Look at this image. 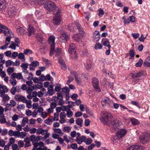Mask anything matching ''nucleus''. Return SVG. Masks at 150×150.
Masks as SVG:
<instances>
[{"label":"nucleus","instance_id":"obj_13","mask_svg":"<svg viewBox=\"0 0 150 150\" xmlns=\"http://www.w3.org/2000/svg\"><path fill=\"white\" fill-rule=\"evenodd\" d=\"M127 131L125 129L119 130L116 133V135L118 138H121L123 137L126 134Z\"/></svg>","mask_w":150,"mask_h":150},{"label":"nucleus","instance_id":"obj_61","mask_svg":"<svg viewBox=\"0 0 150 150\" xmlns=\"http://www.w3.org/2000/svg\"><path fill=\"white\" fill-rule=\"evenodd\" d=\"M61 85L59 84H57L56 86L54 89L56 91H59L61 89Z\"/></svg>","mask_w":150,"mask_h":150},{"label":"nucleus","instance_id":"obj_6","mask_svg":"<svg viewBox=\"0 0 150 150\" xmlns=\"http://www.w3.org/2000/svg\"><path fill=\"white\" fill-rule=\"evenodd\" d=\"M76 47L75 44L73 43L70 44L69 46L68 51L69 53L72 55H74L75 56H76Z\"/></svg>","mask_w":150,"mask_h":150},{"label":"nucleus","instance_id":"obj_14","mask_svg":"<svg viewBox=\"0 0 150 150\" xmlns=\"http://www.w3.org/2000/svg\"><path fill=\"white\" fill-rule=\"evenodd\" d=\"M16 105V103L14 100H11L10 103H7L6 104L7 110H10L12 107H14Z\"/></svg>","mask_w":150,"mask_h":150},{"label":"nucleus","instance_id":"obj_48","mask_svg":"<svg viewBox=\"0 0 150 150\" xmlns=\"http://www.w3.org/2000/svg\"><path fill=\"white\" fill-rule=\"evenodd\" d=\"M102 47V45L100 43H98L95 45L94 48L96 49H100Z\"/></svg>","mask_w":150,"mask_h":150},{"label":"nucleus","instance_id":"obj_47","mask_svg":"<svg viewBox=\"0 0 150 150\" xmlns=\"http://www.w3.org/2000/svg\"><path fill=\"white\" fill-rule=\"evenodd\" d=\"M29 139L28 138L25 139L24 141L26 143L25 145V147H27L31 146V144L29 141Z\"/></svg>","mask_w":150,"mask_h":150},{"label":"nucleus","instance_id":"obj_52","mask_svg":"<svg viewBox=\"0 0 150 150\" xmlns=\"http://www.w3.org/2000/svg\"><path fill=\"white\" fill-rule=\"evenodd\" d=\"M40 137H36L34 135H32L30 137V141L32 142L36 140V139H38V140H39L40 139Z\"/></svg>","mask_w":150,"mask_h":150},{"label":"nucleus","instance_id":"obj_4","mask_svg":"<svg viewBox=\"0 0 150 150\" xmlns=\"http://www.w3.org/2000/svg\"><path fill=\"white\" fill-rule=\"evenodd\" d=\"M55 37L53 35H51L49 37L48 39V42L50 44L51 47L50 51V54L52 55L54 52L55 48Z\"/></svg>","mask_w":150,"mask_h":150},{"label":"nucleus","instance_id":"obj_10","mask_svg":"<svg viewBox=\"0 0 150 150\" xmlns=\"http://www.w3.org/2000/svg\"><path fill=\"white\" fill-rule=\"evenodd\" d=\"M0 27L1 28L4 29V33L7 36L10 35L11 33H12L11 31L7 26L0 24Z\"/></svg>","mask_w":150,"mask_h":150},{"label":"nucleus","instance_id":"obj_41","mask_svg":"<svg viewBox=\"0 0 150 150\" xmlns=\"http://www.w3.org/2000/svg\"><path fill=\"white\" fill-rule=\"evenodd\" d=\"M14 62L13 61L9 60L6 61V66L7 67H9L13 65V64Z\"/></svg>","mask_w":150,"mask_h":150},{"label":"nucleus","instance_id":"obj_12","mask_svg":"<svg viewBox=\"0 0 150 150\" xmlns=\"http://www.w3.org/2000/svg\"><path fill=\"white\" fill-rule=\"evenodd\" d=\"M14 98L16 101L22 102L23 103L26 102L27 101V99L25 97L19 95H16Z\"/></svg>","mask_w":150,"mask_h":150},{"label":"nucleus","instance_id":"obj_17","mask_svg":"<svg viewBox=\"0 0 150 150\" xmlns=\"http://www.w3.org/2000/svg\"><path fill=\"white\" fill-rule=\"evenodd\" d=\"M66 114L64 112H62L60 115V120L59 122L61 124H63L66 122V120L65 119V117H66Z\"/></svg>","mask_w":150,"mask_h":150},{"label":"nucleus","instance_id":"obj_42","mask_svg":"<svg viewBox=\"0 0 150 150\" xmlns=\"http://www.w3.org/2000/svg\"><path fill=\"white\" fill-rule=\"evenodd\" d=\"M131 120L132 124L134 125H136L139 124V121L135 118H132L131 119Z\"/></svg>","mask_w":150,"mask_h":150},{"label":"nucleus","instance_id":"obj_19","mask_svg":"<svg viewBox=\"0 0 150 150\" xmlns=\"http://www.w3.org/2000/svg\"><path fill=\"white\" fill-rule=\"evenodd\" d=\"M86 141V137H85L82 136L81 137H76V141L78 144H81L83 142Z\"/></svg>","mask_w":150,"mask_h":150},{"label":"nucleus","instance_id":"obj_57","mask_svg":"<svg viewBox=\"0 0 150 150\" xmlns=\"http://www.w3.org/2000/svg\"><path fill=\"white\" fill-rule=\"evenodd\" d=\"M82 54L84 57H86L88 55V53L86 50L84 49L82 51Z\"/></svg>","mask_w":150,"mask_h":150},{"label":"nucleus","instance_id":"obj_9","mask_svg":"<svg viewBox=\"0 0 150 150\" xmlns=\"http://www.w3.org/2000/svg\"><path fill=\"white\" fill-rule=\"evenodd\" d=\"M92 83L94 89L97 92L100 91V89L98 86V82L97 79L93 78L92 79Z\"/></svg>","mask_w":150,"mask_h":150},{"label":"nucleus","instance_id":"obj_63","mask_svg":"<svg viewBox=\"0 0 150 150\" xmlns=\"http://www.w3.org/2000/svg\"><path fill=\"white\" fill-rule=\"evenodd\" d=\"M18 146L19 148L23 147L24 145L23 142L22 140H20L18 142Z\"/></svg>","mask_w":150,"mask_h":150},{"label":"nucleus","instance_id":"obj_28","mask_svg":"<svg viewBox=\"0 0 150 150\" xmlns=\"http://www.w3.org/2000/svg\"><path fill=\"white\" fill-rule=\"evenodd\" d=\"M20 89V87L17 86L16 87H13L11 89L10 92L13 95H14L16 92L18 90Z\"/></svg>","mask_w":150,"mask_h":150},{"label":"nucleus","instance_id":"obj_58","mask_svg":"<svg viewBox=\"0 0 150 150\" xmlns=\"http://www.w3.org/2000/svg\"><path fill=\"white\" fill-rule=\"evenodd\" d=\"M12 149L13 150H19V148L17 144H13L12 145Z\"/></svg>","mask_w":150,"mask_h":150},{"label":"nucleus","instance_id":"obj_16","mask_svg":"<svg viewBox=\"0 0 150 150\" xmlns=\"http://www.w3.org/2000/svg\"><path fill=\"white\" fill-rule=\"evenodd\" d=\"M61 17L55 16L53 19V23L54 25H59L60 24L61 21Z\"/></svg>","mask_w":150,"mask_h":150},{"label":"nucleus","instance_id":"obj_11","mask_svg":"<svg viewBox=\"0 0 150 150\" xmlns=\"http://www.w3.org/2000/svg\"><path fill=\"white\" fill-rule=\"evenodd\" d=\"M69 36L67 34L64 33L60 35L59 39L60 41L62 42H66L69 39Z\"/></svg>","mask_w":150,"mask_h":150},{"label":"nucleus","instance_id":"obj_24","mask_svg":"<svg viewBox=\"0 0 150 150\" xmlns=\"http://www.w3.org/2000/svg\"><path fill=\"white\" fill-rule=\"evenodd\" d=\"M6 6L5 0H0V11L5 8Z\"/></svg>","mask_w":150,"mask_h":150},{"label":"nucleus","instance_id":"obj_49","mask_svg":"<svg viewBox=\"0 0 150 150\" xmlns=\"http://www.w3.org/2000/svg\"><path fill=\"white\" fill-rule=\"evenodd\" d=\"M122 19L123 20V22L125 25H126L127 24H129L130 23V21L129 18L127 19H126L125 17H123L122 18Z\"/></svg>","mask_w":150,"mask_h":150},{"label":"nucleus","instance_id":"obj_51","mask_svg":"<svg viewBox=\"0 0 150 150\" xmlns=\"http://www.w3.org/2000/svg\"><path fill=\"white\" fill-rule=\"evenodd\" d=\"M23 53L25 55L28 54V53L32 54L33 53L32 51L29 49H26L24 50Z\"/></svg>","mask_w":150,"mask_h":150},{"label":"nucleus","instance_id":"obj_43","mask_svg":"<svg viewBox=\"0 0 150 150\" xmlns=\"http://www.w3.org/2000/svg\"><path fill=\"white\" fill-rule=\"evenodd\" d=\"M17 133V131L14 132L12 130H11L9 131L8 134L11 136H14L16 137Z\"/></svg>","mask_w":150,"mask_h":150},{"label":"nucleus","instance_id":"obj_8","mask_svg":"<svg viewBox=\"0 0 150 150\" xmlns=\"http://www.w3.org/2000/svg\"><path fill=\"white\" fill-rule=\"evenodd\" d=\"M16 9L14 6H11L8 8V14L10 17H13L16 15Z\"/></svg>","mask_w":150,"mask_h":150},{"label":"nucleus","instance_id":"obj_26","mask_svg":"<svg viewBox=\"0 0 150 150\" xmlns=\"http://www.w3.org/2000/svg\"><path fill=\"white\" fill-rule=\"evenodd\" d=\"M75 122L76 124L79 126V127H82L83 126V121L82 119L77 118Z\"/></svg>","mask_w":150,"mask_h":150},{"label":"nucleus","instance_id":"obj_36","mask_svg":"<svg viewBox=\"0 0 150 150\" xmlns=\"http://www.w3.org/2000/svg\"><path fill=\"white\" fill-rule=\"evenodd\" d=\"M35 89V87L34 86L32 85L29 86L27 87V89L26 90L27 93H30Z\"/></svg>","mask_w":150,"mask_h":150},{"label":"nucleus","instance_id":"obj_20","mask_svg":"<svg viewBox=\"0 0 150 150\" xmlns=\"http://www.w3.org/2000/svg\"><path fill=\"white\" fill-rule=\"evenodd\" d=\"M39 65V63L37 61L32 62L29 65L30 69L31 71L33 70H34V68L38 66Z\"/></svg>","mask_w":150,"mask_h":150},{"label":"nucleus","instance_id":"obj_54","mask_svg":"<svg viewBox=\"0 0 150 150\" xmlns=\"http://www.w3.org/2000/svg\"><path fill=\"white\" fill-rule=\"evenodd\" d=\"M53 121H54V120H53V119L48 118L45 120V123L48 125H50V124Z\"/></svg>","mask_w":150,"mask_h":150},{"label":"nucleus","instance_id":"obj_46","mask_svg":"<svg viewBox=\"0 0 150 150\" xmlns=\"http://www.w3.org/2000/svg\"><path fill=\"white\" fill-rule=\"evenodd\" d=\"M10 82L13 86H15L16 84L17 81L14 79L11 78L9 80Z\"/></svg>","mask_w":150,"mask_h":150},{"label":"nucleus","instance_id":"obj_25","mask_svg":"<svg viewBox=\"0 0 150 150\" xmlns=\"http://www.w3.org/2000/svg\"><path fill=\"white\" fill-rule=\"evenodd\" d=\"M17 135L16 137H17L23 138L26 136V134L25 132H20L19 131H17Z\"/></svg>","mask_w":150,"mask_h":150},{"label":"nucleus","instance_id":"obj_35","mask_svg":"<svg viewBox=\"0 0 150 150\" xmlns=\"http://www.w3.org/2000/svg\"><path fill=\"white\" fill-rule=\"evenodd\" d=\"M109 101V98H103L101 101V104L103 106H105Z\"/></svg>","mask_w":150,"mask_h":150},{"label":"nucleus","instance_id":"obj_34","mask_svg":"<svg viewBox=\"0 0 150 150\" xmlns=\"http://www.w3.org/2000/svg\"><path fill=\"white\" fill-rule=\"evenodd\" d=\"M144 64L145 66L150 67V56L146 59L144 62Z\"/></svg>","mask_w":150,"mask_h":150},{"label":"nucleus","instance_id":"obj_45","mask_svg":"<svg viewBox=\"0 0 150 150\" xmlns=\"http://www.w3.org/2000/svg\"><path fill=\"white\" fill-rule=\"evenodd\" d=\"M67 114L68 117H70L73 115V113L70 109H68L67 110Z\"/></svg>","mask_w":150,"mask_h":150},{"label":"nucleus","instance_id":"obj_1","mask_svg":"<svg viewBox=\"0 0 150 150\" xmlns=\"http://www.w3.org/2000/svg\"><path fill=\"white\" fill-rule=\"evenodd\" d=\"M102 113L103 117L100 118V120L105 125L111 127V130H115L119 125V122L116 119H113V116L111 113L106 111H103Z\"/></svg>","mask_w":150,"mask_h":150},{"label":"nucleus","instance_id":"obj_29","mask_svg":"<svg viewBox=\"0 0 150 150\" xmlns=\"http://www.w3.org/2000/svg\"><path fill=\"white\" fill-rule=\"evenodd\" d=\"M71 75H73L74 76L75 80L78 83H80V79L78 77V75L76 72H71Z\"/></svg>","mask_w":150,"mask_h":150},{"label":"nucleus","instance_id":"obj_64","mask_svg":"<svg viewBox=\"0 0 150 150\" xmlns=\"http://www.w3.org/2000/svg\"><path fill=\"white\" fill-rule=\"evenodd\" d=\"M47 114L48 113L46 112H43L41 114V117H42V118L45 119L47 117Z\"/></svg>","mask_w":150,"mask_h":150},{"label":"nucleus","instance_id":"obj_18","mask_svg":"<svg viewBox=\"0 0 150 150\" xmlns=\"http://www.w3.org/2000/svg\"><path fill=\"white\" fill-rule=\"evenodd\" d=\"M11 78L13 79L16 78L18 79H20L22 78L23 76L21 73H13L12 74Z\"/></svg>","mask_w":150,"mask_h":150},{"label":"nucleus","instance_id":"obj_50","mask_svg":"<svg viewBox=\"0 0 150 150\" xmlns=\"http://www.w3.org/2000/svg\"><path fill=\"white\" fill-rule=\"evenodd\" d=\"M92 65L90 62H88L85 65V67L86 69L89 70L91 69Z\"/></svg>","mask_w":150,"mask_h":150},{"label":"nucleus","instance_id":"obj_40","mask_svg":"<svg viewBox=\"0 0 150 150\" xmlns=\"http://www.w3.org/2000/svg\"><path fill=\"white\" fill-rule=\"evenodd\" d=\"M28 122V119L27 117L23 118L22 120V122L21 125L22 126H24L25 125V123H27Z\"/></svg>","mask_w":150,"mask_h":150},{"label":"nucleus","instance_id":"obj_53","mask_svg":"<svg viewBox=\"0 0 150 150\" xmlns=\"http://www.w3.org/2000/svg\"><path fill=\"white\" fill-rule=\"evenodd\" d=\"M20 117L17 115L15 114L12 117V120L14 121H16L17 120L20 118Z\"/></svg>","mask_w":150,"mask_h":150},{"label":"nucleus","instance_id":"obj_30","mask_svg":"<svg viewBox=\"0 0 150 150\" xmlns=\"http://www.w3.org/2000/svg\"><path fill=\"white\" fill-rule=\"evenodd\" d=\"M18 58L22 60V62H25V56L24 54L23 53H20L18 54Z\"/></svg>","mask_w":150,"mask_h":150},{"label":"nucleus","instance_id":"obj_56","mask_svg":"<svg viewBox=\"0 0 150 150\" xmlns=\"http://www.w3.org/2000/svg\"><path fill=\"white\" fill-rule=\"evenodd\" d=\"M143 62V60L141 58H140L139 61L136 63L135 66L136 67H141L142 65V63Z\"/></svg>","mask_w":150,"mask_h":150},{"label":"nucleus","instance_id":"obj_31","mask_svg":"<svg viewBox=\"0 0 150 150\" xmlns=\"http://www.w3.org/2000/svg\"><path fill=\"white\" fill-rule=\"evenodd\" d=\"M48 93L49 96H52L54 93V91L53 90V87L52 86L50 85L49 86L48 88Z\"/></svg>","mask_w":150,"mask_h":150},{"label":"nucleus","instance_id":"obj_7","mask_svg":"<svg viewBox=\"0 0 150 150\" xmlns=\"http://www.w3.org/2000/svg\"><path fill=\"white\" fill-rule=\"evenodd\" d=\"M149 135L146 133L141 135L139 137L140 142L143 144H145L149 140Z\"/></svg>","mask_w":150,"mask_h":150},{"label":"nucleus","instance_id":"obj_3","mask_svg":"<svg viewBox=\"0 0 150 150\" xmlns=\"http://www.w3.org/2000/svg\"><path fill=\"white\" fill-rule=\"evenodd\" d=\"M57 96H53L52 100L54 102L58 103V105H62L64 103V102L63 100V97L62 94L60 93H57Z\"/></svg>","mask_w":150,"mask_h":150},{"label":"nucleus","instance_id":"obj_55","mask_svg":"<svg viewBox=\"0 0 150 150\" xmlns=\"http://www.w3.org/2000/svg\"><path fill=\"white\" fill-rule=\"evenodd\" d=\"M53 119L54 121H58L59 119V113L56 112L54 115V118Z\"/></svg>","mask_w":150,"mask_h":150},{"label":"nucleus","instance_id":"obj_15","mask_svg":"<svg viewBox=\"0 0 150 150\" xmlns=\"http://www.w3.org/2000/svg\"><path fill=\"white\" fill-rule=\"evenodd\" d=\"M131 76L134 79L138 78L144 76V74L141 72L132 73L130 74Z\"/></svg>","mask_w":150,"mask_h":150},{"label":"nucleus","instance_id":"obj_62","mask_svg":"<svg viewBox=\"0 0 150 150\" xmlns=\"http://www.w3.org/2000/svg\"><path fill=\"white\" fill-rule=\"evenodd\" d=\"M62 91L66 94L69 93V90L67 87H65L62 88Z\"/></svg>","mask_w":150,"mask_h":150},{"label":"nucleus","instance_id":"obj_60","mask_svg":"<svg viewBox=\"0 0 150 150\" xmlns=\"http://www.w3.org/2000/svg\"><path fill=\"white\" fill-rule=\"evenodd\" d=\"M38 141H39L38 139H36L32 142L33 144L35 147H38Z\"/></svg>","mask_w":150,"mask_h":150},{"label":"nucleus","instance_id":"obj_27","mask_svg":"<svg viewBox=\"0 0 150 150\" xmlns=\"http://www.w3.org/2000/svg\"><path fill=\"white\" fill-rule=\"evenodd\" d=\"M82 35L81 34V35L79 34H74L72 36V38L75 41L77 42H79L81 40V35L82 36ZM82 38V36H81Z\"/></svg>","mask_w":150,"mask_h":150},{"label":"nucleus","instance_id":"obj_33","mask_svg":"<svg viewBox=\"0 0 150 150\" xmlns=\"http://www.w3.org/2000/svg\"><path fill=\"white\" fill-rule=\"evenodd\" d=\"M139 147L140 146L132 145L128 147L127 150H138Z\"/></svg>","mask_w":150,"mask_h":150},{"label":"nucleus","instance_id":"obj_37","mask_svg":"<svg viewBox=\"0 0 150 150\" xmlns=\"http://www.w3.org/2000/svg\"><path fill=\"white\" fill-rule=\"evenodd\" d=\"M18 47V45L13 42L9 47V48H11L12 50H15L16 49V47Z\"/></svg>","mask_w":150,"mask_h":150},{"label":"nucleus","instance_id":"obj_59","mask_svg":"<svg viewBox=\"0 0 150 150\" xmlns=\"http://www.w3.org/2000/svg\"><path fill=\"white\" fill-rule=\"evenodd\" d=\"M29 66V64L28 63H22L21 65V67L22 69H27Z\"/></svg>","mask_w":150,"mask_h":150},{"label":"nucleus","instance_id":"obj_21","mask_svg":"<svg viewBox=\"0 0 150 150\" xmlns=\"http://www.w3.org/2000/svg\"><path fill=\"white\" fill-rule=\"evenodd\" d=\"M36 133L38 134H42L44 135L46 133H48L47 132V130L43 129L41 128H39L37 130Z\"/></svg>","mask_w":150,"mask_h":150},{"label":"nucleus","instance_id":"obj_44","mask_svg":"<svg viewBox=\"0 0 150 150\" xmlns=\"http://www.w3.org/2000/svg\"><path fill=\"white\" fill-rule=\"evenodd\" d=\"M103 45L104 46L108 47L109 49H110L111 48L110 43L108 40H106L104 41L103 43Z\"/></svg>","mask_w":150,"mask_h":150},{"label":"nucleus","instance_id":"obj_5","mask_svg":"<svg viewBox=\"0 0 150 150\" xmlns=\"http://www.w3.org/2000/svg\"><path fill=\"white\" fill-rule=\"evenodd\" d=\"M45 7L49 11H51L54 10L56 8L54 3L53 2L49 1L46 3Z\"/></svg>","mask_w":150,"mask_h":150},{"label":"nucleus","instance_id":"obj_39","mask_svg":"<svg viewBox=\"0 0 150 150\" xmlns=\"http://www.w3.org/2000/svg\"><path fill=\"white\" fill-rule=\"evenodd\" d=\"M56 53L55 55L57 57H60L61 54V49L60 48H58L54 51Z\"/></svg>","mask_w":150,"mask_h":150},{"label":"nucleus","instance_id":"obj_38","mask_svg":"<svg viewBox=\"0 0 150 150\" xmlns=\"http://www.w3.org/2000/svg\"><path fill=\"white\" fill-rule=\"evenodd\" d=\"M32 101L30 100H29L27 99L26 102L24 103H26V107L28 108H31L32 105H31Z\"/></svg>","mask_w":150,"mask_h":150},{"label":"nucleus","instance_id":"obj_2","mask_svg":"<svg viewBox=\"0 0 150 150\" xmlns=\"http://www.w3.org/2000/svg\"><path fill=\"white\" fill-rule=\"evenodd\" d=\"M76 27L78 29L80 33L82 35V37H84L86 36V33L83 31L81 25L78 22L76 21L74 23L70 24L69 26V29L70 31H73L75 30Z\"/></svg>","mask_w":150,"mask_h":150},{"label":"nucleus","instance_id":"obj_22","mask_svg":"<svg viewBox=\"0 0 150 150\" xmlns=\"http://www.w3.org/2000/svg\"><path fill=\"white\" fill-rule=\"evenodd\" d=\"M28 35L30 36L34 34L35 33V30L33 27L29 25L28 29Z\"/></svg>","mask_w":150,"mask_h":150},{"label":"nucleus","instance_id":"obj_32","mask_svg":"<svg viewBox=\"0 0 150 150\" xmlns=\"http://www.w3.org/2000/svg\"><path fill=\"white\" fill-rule=\"evenodd\" d=\"M17 28V32L18 34L20 35H23L24 33L25 30L21 27Z\"/></svg>","mask_w":150,"mask_h":150},{"label":"nucleus","instance_id":"obj_23","mask_svg":"<svg viewBox=\"0 0 150 150\" xmlns=\"http://www.w3.org/2000/svg\"><path fill=\"white\" fill-rule=\"evenodd\" d=\"M93 37L94 40L98 41L100 39V35L98 31H96L93 33Z\"/></svg>","mask_w":150,"mask_h":150}]
</instances>
